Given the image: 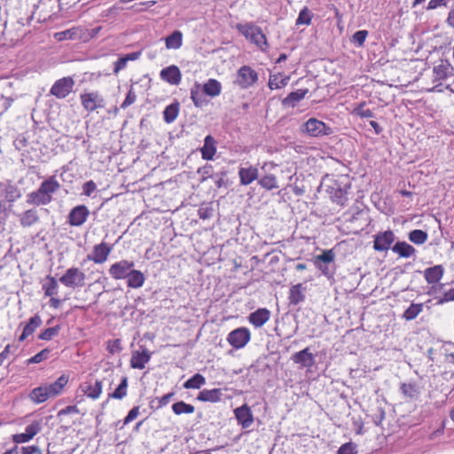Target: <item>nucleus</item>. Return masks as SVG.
I'll list each match as a JSON object with an SVG mask.
<instances>
[{"label": "nucleus", "instance_id": "nucleus-13", "mask_svg": "<svg viewBox=\"0 0 454 454\" xmlns=\"http://www.w3.org/2000/svg\"><path fill=\"white\" fill-rule=\"evenodd\" d=\"M60 189V184L54 176L44 180L38 190L32 193V196L47 197L51 199V195Z\"/></svg>", "mask_w": 454, "mask_h": 454}, {"label": "nucleus", "instance_id": "nucleus-9", "mask_svg": "<svg viewBox=\"0 0 454 454\" xmlns=\"http://www.w3.org/2000/svg\"><path fill=\"white\" fill-rule=\"evenodd\" d=\"M250 331L246 327H239L231 331L227 336V341L234 348H242L250 340Z\"/></svg>", "mask_w": 454, "mask_h": 454}, {"label": "nucleus", "instance_id": "nucleus-61", "mask_svg": "<svg viewBox=\"0 0 454 454\" xmlns=\"http://www.w3.org/2000/svg\"><path fill=\"white\" fill-rule=\"evenodd\" d=\"M12 200H0V224L4 223L8 216V211L11 207Z\"/></svg>", "mask_w": 454, "mask_h": 454}, {"label": "nucleus", "instance_id": "nucleus-60", "mask_svg": "<svg viewBox=\"0 0 454 454\" xmlns=\"http://www.w3.org/2000/svg\"><path fill=\"white\" fill-rule=\"evenodd\" d=\"M136 100H137V95H136V92L134 91L133 87L131 86L126 95L124 101L121 103V107L122 109H126L127 107H129V106L134 104L136 102Z\"/></svg>", "mask_w": 454, "mask_h": 454}, {"label": "nucleus", "instance_id": "nucleus-8", "mask_svg": "<svg viewBox=\"0 0 454 454\" xmlns=\"http://www.w3.org/2000/svg\"><path fill=\"white\" fill-rule=\"evenodd\" d=\"M74 86V81L71 76H67L57 80L51 88V94L57 98H66L72 91Z\"/></svg>", "mask_w": 454, "mask_h": 454}, {"label": "nucleus", "instance_id": "nucleus-2", "mask_svg": "<svg viewBox=\"0 0 454 454\" xmlns=\"http://www.w3.org/2000/svg\"><path fill=\"white\" fill-rule=\"evenodd\" d=\"M236 28L242 35L246 37L247 40L250 41L252 43H254L262 51H264L268 48L269 44L267 37L260 27L254 25V23H239L236 25Z\"/></svg>", "mask_w": 454, "mask_h": 454}, {"label": "nucleus", "instance_id": "nucleus-7", "mask_svg": "<svg viewBox=\"0 0 454 454\" xmlns=\"http://www.w3.org/2000/svg\"><path fill=\"white\" fill-rule=\"evenodd\" d=\"M258 80V74L248 66H242L237 72L235 83L241 89L252 87Z\"/></svg>", "mask_w": 454, "mask_h": 454}, {"label": "nucleus", "instance_id": "nucleus-52", "mask_svg": "<svg viewBox=\"0 0 454 454\" xmlns=\"http://www.w3.org/2000/svg\"><path fill=\"white\" fill-rule=\"evenodd\" d=\"M369 35L367 30H359L356 31L351 37V43L356 45L357 47H363L364 42Z\"/></svg>", "mask_w": 454, "mask_h": 454}, {"label": "nucleus", "instance_id": "nucleus-43", "mask_svg": "<svg viewBox=\"0 0 454 454\" xmlns=\"http://www.w3.org/2000/svg\"><path fill=\"white\" fill-rule=\"evenodd\" d=\"M127 388L128 378L124 376L122 377L119 386L115 388V390L113 393L108 395V397L121 400L127 395Z\"/></svg>", "mask_w": 454, "mask_h": 454}, {"label": "nucleus", "instance_id": "nucleus-57", "mask_svg": "<svg viewBox=\"0 0 454 454\" xmlns=\"http://www.w3.org/2000/svg\"><path fill=\"white\" fill-rule=\"evenodd\" d=\"M357 445L352 442H346L342 444L338 451L337 454H357Z\"/></svg>", "mask_w": 454, "mask_h": 454}, {"label": "nucleus", "instance_id": "nucleus-26", "mask_svg": "<svg viewBox=\"0 0 454 454\" xmlns=\"http://www.w3.org/2000/svg\"><path fill=\"white\" fill-rule=\"evenodd\" d=\"M308 89H299L295 91L290 92L283 100L282 104L286 106L294 107L297 103L302 100L308 94Z\"/></svg>", "mask_w": 454, "mask_h": 454}, {"label": "nucleus", "instance_id": "nucleus-50", "mask_svg": "<svg viewBox=\"0 0 454 454\" xmlns=\"http://www.w3.org/2000/svg\"><path fill=\"white\" fill-rule=\"evenodd\" d=\"M60 325H57L53 327H49L43 330L39 335L38 338L43 340H51L53 337L57 336L60 331Z\"/></svg>", "mask_w": 454, "mask_h": 454}, {"label": "nucleus", "instance_id": "nucleus-20", "mask_svg": "<svg viewBox=\"0 0 454 454\" xmlns=\"http://www.w3.org/2000/svg\"><path fill=\"white\" fill-rule=\"evenodd\" d=\"M289 81L290 75L278 72L277 74H270L268 86L271 90H279L287 86Z\"/></svg>", "mask_w": 454, "mask_h": 454}, {"label": "nucleus", "instance_id": "nucleus-30", "mask_svg": "<svg viewBox=\"0 0 454 454\" xmlns=\"http://www.w3.org/2000/svg\"><path fill=\"white\" fill-rule=\"evenodd\" d=\"M202 90L206 95L215 98L221 94L222 85L216 79L210 78L203 84Z\"/></svg>", "mask_w": 454, "mask_h": 454}, {"label": "nucleus", "instance_id": "nucleus-63", "mask_svg": "<svg viewBox=\"0 0 454 454\" xmlns=\"http://www.w3.org/2000/svg\"><path fill=\"white\" fill-rule=\"evenodd\" d=\"M101 30V27H97L93 29H88L82 27V41L86 42L94 38Z\"/></svg>", "mask_w": 454, "mask_h": 454}, {"label": "nucleus", "instance_id": "nucleus-49", "mask_svg": "<svg viewBox=\"0 0 454 454\" xmlns=\"http://www.w3.org/2000/svg\"><path fill=\"white\" fill-rule=\"evenodd\" d=\"M17 191L10 184L0 183V197H4V199H13L14 197H19V194H16Z\"/></svg>", "mask_w": 454, "mask_h": 454}, {"label": "nucleus", "instance_id": "nucleus-40", "mask_svg": "<svg viewBox=\"0 0 454 454\" xmlns=\"http://www.w3.org/2000/svg\"><path fill=\"white\" fill-rule=\"evenodd\" d=\"M39 219L36 210L28 209L20 216V223L23 227H28L35 223Z\"/></svg>", "mask_w": 454, "mask_h": 454}, {"label": "nucleus", "instance_id": "nucleus-18", "mask_svg": "<svg viewBox=\"0 0 454 454\" xmlns=\"http://www.w3.org/2000/svg\"><path fill=\"white\" fill-rule=\"evenodd\" d=\"M90 212L84 205L74 207L68 215V223L72 226H80L87 220Z\"/></svg>", "mask_w": 454, "mask_h": 454}, {"label": "nucleus", "instance_id": "nucleus-15", "mask_svg": "<svg viewBox=\"0 0 454 454\" xmlns=\"http://www.w3.org/2000/svg\"><path fill=\"white\" fill-rule=\"evenodd\" d=\"M235 419L242 428L247 429L254 423V415L251 408L244 403L234 410Z\"/></svg>", "mask_w": 454, "mask_h": 454}, {"label": "nucleus", "instance_id": "nucleus-32", "mask_svg": "<svg viewBox=\"0 0 454 454\" xmlns=\"http://www.w3.org/2000/svg\"><path fill=\"white\" fill-rule=\"evenodd\" d=\"M307 207L310 208V214L318 217L325 218L329 215H333V209L329 208L325 206H323L321 203H317L316 201H310L309 203L306 202Z\"/></svg>", "mask_w": 454, "mask_h": 454}, {"label": "nucleus", "instance_id": "nucleus-48", "mask_svg": "<svg viewBox=\"0 0 454 454\" xmlns=\"http://www.w3.org/2000/svg\"><path fill=\"white\" fill-rule=\"evenodd\" d=\"M353 114L361 118H372L373 117V113L371 109L366 108V102L363 101L355 106L353 109Z\"/></svg>", "mask_w": 454, "mask_h": 454}, {"label": "nucleus", "instance_id": "nucleus-56", "mask_svg": "<svg viewBox=\"0 0 454 454\" xmlns=\"http://www.w3.org/2000/svg\"><path fill=\"white\" fill-rule=\"evenodd\" d=\"M259 183L263 188L267 190H272L278 187L277 178L273 175L263 176Z\"/></svg>", "mask_w": 454, "mask_h": 454}, {"label": "nucleus", "instance_id": "nucleus-45", "mask_svg": "<svg viewBox=\"0 0 454 454\" xmlns=\"http://www.w3.org/2000/svg\"><path fill=\"white\" fill-rule=\"evenodd\" d=\"M83 392L87 395L88 397L97 399L99 397L102 392V382L100 380H96L94 385L85 386Z\"/></svg>", "mask_w": 454, "mask_h": 454}, {"label": "nucleus", "instance_id": "nucleus-10", "mask_svg": "<svg viewBox=\"0 0 454 454\" xmlns=\"http://www.w3.org/2000/svg\"><path fill=\"white\" fill-rule=\"evenodd\" d=\"M134 265L133 261L121 260L111 265L109 274L114 279H127L129 272H130Z\"/></svg>", "mask_w": 454, "mask_h": 454}, {"label": "nucleus", "instance_id": "nucleus-62", "mask_svg": "<svg viewBox=\"0 0 454 454\" xmlns=\"http://www.w3.org/2000/svg\"><path fill=\"white\" fill-rule=\"evenodd\" d=\"M97 190V184L94 181L90 180L83 184L82 194L86 197H90L92 193Z\"/></svg>", "mask_w": 454, "mask_h": 454}, {"label": "nucleus", "instance_id": "nucleus-34", "mask_svg": "<svg viewBox=\"0 0 454 454\" xmlns=\"http://www.w3.org/2000/svg\"><path fill=\"white\" fill-rule=\"evenodd\" d=\"M239 176L242 184L247 185L254 182L258 176V169L254 167L241 168Z\"/></svg>", "mask_w": 454, "mask_h": 454}, {"label": "nucleus", "instance_id": "nucleus-23", "mask_svg": "<svg viewBox=\"0 0 454 454\" xmlns=\"http://www.w3.org/2000/svg\"><path fill=\"white\" fill-rule=\"evenodd\" d=\"M444 273L442 265H434L424 270L425 279L428 284H435L440 281Z\"/></svg>", "mask_w": 454, "mask_h": 454}, {"label": "nucleus", "instance_id": "nucleus-28", "mask_svg": "<svg viewBox=\"0 0 454 454\" xmlns=\"http://www.w3.org/2000/svg\"><path fill=\"white\" fill-rule=\"evenodd\" d=\"M400 391L409 400H418L420 395V389L417 383H402Z\"/></svg>", "mask_w": 454, "mask_h": 454}, {"label": "nucleus", "instance_id": "nucleus-38", "mask_svg": "<svg viewBox=\"0 0 454 454\" xmlns=\"http://www.w3.org/2000/svg\"><path fill=\"white\" fill-rule=\"evenodd\" d=\"M424 303H411L403 312V318L407 321L415 319L423 310Z\"/></svg>", "mask_w": 454, "mask_h": 454}, {"label": "nucleus", "instance_id": "nucleus-44", "mask_svg": "<svg viewBox=\"0 0 454 454\" xmlns=\"http://www.w3.org/2000/svg\"><path fill=\"white\" fill-rule=\"evenodd\" d=\"M378 210L381 213L391 215L395 212L393 200H372Z\"/></svg>", "mask_w": 454, "mask_h": 454}, {"label": "nucleus", "instance_id": "nucleus-5", "mask_svg": "<svg viewBox=\"0 0 454 454\" xmlns=\"http://www.w3.org/2000/svg\"><path fill=\"white\" fill-rule=\"evenodd\" d=\"M80 101L82 108L92 113L102 109L106 106L105 98L98 91H84L80 94Z\"/></svg>", "mask_w": 454, "mask_h": 454}, {"label": "nucleus", "instance_id": "nucleus-19", "mask_svg": "<svg viewBox=\"0 0 454 454\" xmlns=\"http://www.w3.org/2000/svg\"><path fill=\"white\" fill-rule=\"evenodd\" d=\"M152 353L145 348L142 351L135 350L132 352L130 366L134 369H144L150 361Z\"/></svg>", "mask_w": 454, "mask_h": 454}, {"label": "nucleus", "instance_id": "nucleus-27", "mask_svg": "<svg viewBox=\"0 0 454 454\" xmlns=\"http://www.w3.org/2000/svg\"><path fill=\"white\" fill-rule=\"evenodd\" d=\"M203 160H212L216 153L215 141L210 135L207 136L204 139V145L200 150Z\"/></svg>", "mask_w": 454, "mask_h": 454}, {"label": "nucleus", "instance_id": "nucleus-3", "mask_svg": "<svg viewBox=\"0 0 454 454\" xmlns=\"http://www.w3.org/2000/svg\"><path fill=\"white\" fill-rule=\"evenodd\" d=\"M318 192L326 199H342L346 195V190L332 176H325L318 187Z\"/></svg>", "mask_w": 454, "mask_h": 454}, {"label": "nucleus", "instance_id": "nucleus-1", "mask_svg": "<svg viewBox=\"0 0 454 454\" xmlns=\"http://www.w3.org/2000/svg\"><path fill=\"white\" fill-rule=\"evenodd\" d=\"M67 382L68 377L63 374L52 383L43 384L32 389L28 394V397L36 404L44 403L50 398L58 396Z\"/></svg>", "mask_w": 454, "mask_h": 454}, {"label": "nucleus", "instance_id": "nucleus-12", "mask_svg": "<svg viewBox=\"0 0 454 454\" xmlns=\"http://www.w3.org/2000/svg\"><path fill=\"white\" fill-rule=\"evenodd\" d=\"M291 360L294 364H299L300 368L310 369L316 364L315 356L311 353L309 348H305L304 349L293 354Z\"/></svg>", "mask_w": 454, "mask_h": 454}, {"label": "nucleus", "instance_id": "nucleus-58", "mask_svg": "<svg viewBox=\"0 0 454 454\" xmlns=\"http://www.w3.org/2000/svg\"><path fill=\"white\" fill-rule=\"evenodd\" d=\"M106 349L112 355L120 353L122 350L121 340L115 339L108 340Z\"/></svg>", "mask_w": 454, "mask_h": 454}, {"label": "nucleus", "instance_id": "nucleus-6", "mask_svg": "<svg viewBox=\"0 0 454 454\" xmlns=\"http://www.w3.org/2000/svg\"><path fill=\"white\" fill-rule=\"evenodd\" d=\"M86 275L76 267H71L59 278V282L72 289L82 287L85 285Z\"/></svg>", "mask_w": 454, "mask_h": 454}, {"label": "nucleus", "instance_id": "nucleus-29", "mask_svg": "<svg viewBox=\"0 0 454 454\" xmlns=\"http://www.w3.org/2000/svg\"><path fill=\"white\" fill-rule=\"evenodd\" d=\"M392 251L403 258H409L416 252L415 248L405 241H397L392 247Z\"/></svg>", "mask_w": 454, "mask_h": 454}, {"label": "nucleus", "instance_id": "nucleus-53", "mask_svg": "<svg viewBox=\"0 0 454 454\" xmlns=\"http://www.w3.org/2000/svg\"><path fill=\"white\" fill-rule=\"evenodd\" d=\"M334 252L333 249L325 250L321 254H318L315 257V261L318 262H323L325 264H330L334 261Z\"/></svg>", "mask_w": 454, "mask_h": 454}, {"label": "nucleus", "instance_id": "nucleus-54", "mask_svg": "<svg viewBox=\"0 0 454 454\" xmlns=\"http://www.w3.org/2000/svg\"><path fill=\"white\" fill-rule=\"evenodd\" d=\"M42 430V424L38 420H34L31 424L27 425L25 428V434L29 437V439H33L35 435H36Z\"/></svg>", "mask_w": 454, "mask_h": 454}, {"label": "nucleus", "instance_id": "nucleus-22", "mask_svg": "<svg viewBox=\"0 0 454 454\" xmlns=\"http://www.w3.org/2000/svg\"><path fill=\"white\" fill-rule=\"evenodd\" d=\"M82 27L80 26L73 27L69 29L55 34V38L59 41L63 40H82Z\"/></svg>", "mask_w": 454, "mask_h": 454}, {"label": "nucleus", "instance_id": "nucleus-24", "mask_svg": "<svg viewBox=\"0 0 454 454\" xmlns=\"http://www.w3.org/2000/svg\"><path fill=\"white\" fill-rule=\"evenodd\" d=\"M222 396L223 392L220 388L203 389L199 393L197 399L200 402L216 403L221 401Z\"/></svg>", "mask_w": 454, "mask_h": 454}, {"label": "nucleus", "instance_id": "nucleus-46", "mask_svg": "<svg viewBox=\"0 0 454 454\" xmlns=\"http://www.w3.org/2000/svg\"><path fill=\"white\" fill-rule=\"evenodd\" d=\"M427 238L428 235L427 231L422 230H413L409 233V239L416 245L424 244Z\"/></svg>", "mask_w": 454, "mask_h": 454}, {"label": "nucleus", "instance_id": "nucleus-21", "mask_svg": "<svg viewBox=\"0 0 454 454\" xmlns=\"http://www.w3.org/2000/svg\"><path fill=\"white\" fill-rule=\"evenodd\" d=\"M270 315L269 309L265 308L258 309L249 315L248 319L255 327H261L270 319Z\"/></svg>", "mask_w": 454, "mask_h": 454}, {"label": "nucleus", "instance_id": "nucleus-16", "mask_svg": "<svg viewBox=\"0 0 454 454\" xmlns=\"http://www.w3.org/2000/svg\"><path fill=\"white\" fill-rule=\"evenodd\" d=\"M395 240V234L392 231L380 232L374 237L373 248L376 251H387L390 248Z\"/></svg>", "mask_w": 454, "mask_h": 454}, {"label": "nucleus", "instance_id": "nucleus-25", "mask_svg": "<svg viewBox=\"0 0 454 454\" xmlns=\"http://www.w3.org/2000/svg\"><path fill=\"white\" fill-rule=\"evenodd\" d=\"M305 287L302 284H296L291 286L289 290V304L297 305L305 300Z\"/></svg>", "mask_w": 454, "mask_h": 454}, {"label": "nucleus", "instance_id": "nucleus-39", "mask_svg": "<svg viewBox=\"0 0 454 454\" xmlns=\"http://www.w3.org/2000/svg\"><path fill=\"white\" fill-rule=\"evenodd\" d=\"M206 382L205 377L200 373H195L184 383V387L186 389H199Z\"/></svg>", "mask_w": 454, "mask_h": 454}, {"label": "nucleus", "instance_id": "nucleus-59", "mask_svg": "<svg viewBox=\"0 0 454 454\" xmlns=\"http://www.w3.org/2000/svg\"><path fill=\"white\" fill-rule=\"evenodd\" d=\"M198 174L200 176L201 181H205L214 175V168L210 164H206L204 167L198 169Z\"/></svg>", "mask_w": 454, "mask_h": 454}, {"label": "nucleus", "instance_id": "nucleus-33", "mask_svg": "<svg viewBox=\"0 0 454 454\" xmlns=\"http://www.w3.org/2000/svg\"><path fill=\"white\" fill-rule=\"evenodd\" d=\"M165 45L168 50L180 49L183 45V33L179 30H175L165 37Z\"/></svg>", "mask_w": 454, "mask_h": 454}, {"label": "nucleus", "instance_id": "nucleus-31", "mask_svg": "<svg viewBox=\"0 0 454 454\" xmlns=\"http://www.w3.org/2000/svg\"><path fill=\"white\" fill-rule=\"evenodd\" d=\"M145 280V277L143 272L132 269L127 278V286L130 288L137 289L144 285Z\"/></svg>", "mask_w": 454, "mask_h": 454}, {"label": "nucleus", "instance_id": "nucleus-42", "mask_svg": "<svg viewBox=\"0 0 454 454\" xmlns=\"http://www.w3.org/2000/svg\"><path fill=\"white\" fill-rule=\"evenodd\" d=\"M215 212L214 201H203L199 209L198 215L201 219H208L213 216Z\"/></svg>", "mask_w": 454, "mask_h": 454}, {"label": "nucleus", "instance_id": "nucleus-51", "mask_svg": "<svg viewBox=\"0 0 454 454\" xmlns=\"http://www.w3.org/2000/svg\"><path fill=\"white\" fill-rule=\"evenodd\" d=\"M42 325V319L39 315H35L32 317L28 323L25 325L24 331L28 334L31 335L35 330L39 327Z\"/></svg>", "mask_w": 454, "mask_h": 454}, {"label": "nucleus", "instance_id": "nucleus-4", "mask_svg": "<svg viewBox=\"0 0 454 454\" xmlns=\"http://www.w3.org/2000/svg\"><path fill=\"white\" fill-rule=\"evenodd\" d=\"M301 131L312 137H320L333 134V129L317 118H309L301 127Z\"/></svg>", "mask_w": 454, "mask_h": 454}, {"label": "nucleus", "instance_id": "nucleus-14", "mask_svg": "<svg viewBox=\"0 0 454 454\" xmlns=\"http://www.w3.org/2000/svg\"><path fill=\"white\" fill-rule=\"evenodd\" d=\"M112 248V246L106 242L95 245L92 253L87 255V260L95 263H103L107 260Z\"/></svg>", "mask_w": 454, "mask_h": 454}, {"label": "nucleus", "instance_id": "nucleus-41", "mask_svg": "<svg viewBox=\"0 0 454 454\" xmlns=\"http://www.w3.org/2000/svg\"><path fill=\"white\" fill-rule=\"evenodd\" d=\"M172 411L176 415L191 414L195 411V407L184 401H179L172 404Z\"/></svg>", "mask_w": 454, "mask_h": 454}, {"label": "nucleus", "instance_id": "nucleus-55", "mask_svg": "<svg viewBox=\"0 0 454 454\" xmlns=\"http://www.w3.org/2000/svg\"><path fill=\"white\" fill-rule=\"evenodd\" d=\"M51 350L49 348H43L34 356L30 357L26 361L27 364H39L49 357Z\"/></svg>", "mask_w": 454, "mask_h": 454}, {"label": "nucleus", "instance_id": "nucleus-47", "mask_svg": "<svg viewBox=\"0 0 454 454\" xmlns=\"http://www.w3.org/2000/svg\"><path fill=\"white\" fill-rule=\"evenodd\" d=\"M313 18V14L307 6L301 10L299 16L295 21L296 26L300 25H310Z\"/></svg>", "mask_w": 454, "mask_h": 454}, {"label": "nucleus", "instance_id": "nucleus-17", "mask_svg": "<svg viewBox=\"0 0 454 454\" xmlns=\"http://www.w3.org/2000/svg\"><path fill=\"white\" fill-rule=\"evenodd\" d=\"M160 76L161 80L171 85H178L182 80L181 71L176 65H171L161 69Z\"/></svg>", "mask_w": 454, "mask_h": 454}, {"label": "nucleus", "instance_id": "nucleus-35", "mask_svg": "<svg viewBox=\"0 0 454 454\" xmlns=\"http://www.w3.org/2000/svg\"><path fill=\"white\" fill-rule=\"evenodd\" d=\"M58 281L54 277L48 275L45 278V283L43 284V290L45 296H54L58 294Z\"/></svg>", "mask_w": 454, "mask_h": 454}, {"label": "nucleus", "instance_id": "nucleus-64", "mask_svg": "<svg viewBox=\"0 0 454 454\" xmlns=\"http://www.w3.org/2000/svg\"><path fill=\"white\" fill-rule=\"evenodd\" d=\"M20 454H43L41 449L36 445L20 447Z\"/></svg>", "mask_w": 454, "mask_h": 454}, {"label": "nucleus", "instance_id": "nucleus-11", "mask_svg": "<svg viewBox=\"0 0 454 454\" xmlns=\"http://www.w3.org/2000/svg\"><path fill=\"white\" fill-rule=\"evenodd\" d=\"M454 67L446 59H441L433 67L434 81H443L453 75Z\"/></svg>", "mask_w": 454, "mask_h": 454}, {"label": "nucleus", "instance_id": "nucleus-37", "mask_svg": "<svg viewBox=\"0 0 454 454\" xmlns=\"http://www.w3.org/2000/svg\"><path fill=\"white\" fill-rule=\"evenodd\" d=\"M139 55V52H132L118 59L114 64V73L117 74L121 70L126 67L128 61L137 59Z\"/></svg>", "mask_w": 454, "mask_h": 454}, {"label": "nucleus", "instance_id": "nucleus-36", "mask_svg": "<svg viewBox=\"0 0 454 454\" xmlns=\"http://www.w3.org/2000/svg\"><path fill=\"white\" fill-rule=\"evenodd\" d=\"M179 109L180 106L178 102L172 103L166 106V108L163 111L164 121L167 123L173 122L178 116Z\"/></svg>", "mask_w": 454, "mask_h": 454}]
</instances>
